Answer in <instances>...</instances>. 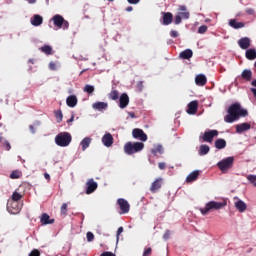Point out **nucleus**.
I'll return each mask as SVG.
<instances>
[{
    "label": "nucleus",
    "mask_w": 256,
    "mask_h": 256,
    "mask_svg": "<svg viewBox=\"0 0 256 256\" xmlns=\"http://www.w3.org/2000/svg\"><path fill=\"white\" fill-rule=\"evenodd\" d=\"M223 207H227V200H223L222 202L210 201L206 203L204 208H200V212L203 215H209L210 211H219Z\"/></svg>",
    "instance_id": "1"
},
{
    "label": "nucleus",
    "mask_w": 256,
    "mask_h": 256,
    "mask_svg": "<svg viewBox=\"0 0 256 256\" xmlns=\"http://www.w3.org/2000/svg\"><path fill=\"white\" fill-rule=\"evenodd\" d=\"M240 107H241V104L239 103L232 104L228 109V115L224 117V121L226 123H233L234 121H237V119H239Z\"/></svg>",
    "instance_id": "2"
},
{
    "label": "nucleus",
    "mask_w": 256,
    "mask_h": 256,
    "mask_svg": "<svg viewBox=\"0 0 256 256\" xmlns=\"http://www.w3.org/2000/svg\"><path fill=\"white\" fill-rule=\"evenodd\" d=\"M145 148V144L142 142H127L124 145V152L126 155H133L134 153H139V151H143Z\"/></svg>",
    "instance_id": "3"
},
{
    "label": "nucleus",
    "mask_w": 256,
    "mask_h": 256,
    "mask_svg": "<svg viewBox=\"0 0 256 256\" xmlns=\"http://www.w3.org/2000/svg\"><path fill=\"white\" fill-rule=\"evenodd\" d=\"M71 134L68 132H61L55 137V143L59 147H68V145L71 143Z\"/></svg>",
    "instance_id": "4"
},
{
    "label": "nucleus",
    "mask_w": 256,
    "mask_h": 256,
    "mask_svg": "<svg viewBox=\"0 0 256 256\" xmlns=\"http://www.w3.org/2000/svg\"><path fill=\"white\" fill-rule=\"evenodd\" d=\"M54 27L57 29H69V21L65 20L60 14H56L52 17Z\"/></svg>",
    "instance_id": "5"
},
{
    "label": "nucleus",
    "mask_w": 256,
    "mask_h": 256,
    "mask_svg": "<svg viewBox=\"0 0 256 256\" xmlns=\"http://www.w3.org/2000/svg\"><path fill=\"white\" fill-rule=\"evenodd\" d=\"M235 161V158L233 157H227L223 159L222 161L217 163V167L222 171V173H227L229 169L233 167V162Z\"/></svg>",
    "instance_id": "6"
},
{
    "label": "nucleus",
    "mask_w": 256,
    "mask_h": 256,
    "mask_svg": "<svg viewBox=\"0 0 256 256\" xmlns=\"http://www.w3.org/2000/svg\"><path fill=\"white\" fill-rule=\"evenodd\" d=\"M117 204L120 207V214L121 215H125L127 213H129L130 209H131V205H129V202L123 198H119L117 200Z\"/></svg>",
    "instance_id": "7"
},
{
    "label": "nucleus",
    "mask_w": 256,
    "mask_h": 256,
    "mask_svg": "<svg viewBox=\"0 0 256 256\" xmlns=\"http://www.w3.org/2000/svg\"><path fill=\"white\" fill-rule=\"evenodd\" d=\"M217 135H219V131L208 130L204 132L202 139L205 143H213V139L214 137H217Z\"/></svg>",
    "instance_id": "8"
},
{
    "label": "nucleus",
    "mask_w": 256,
    "mask_h": 256,
    "mask_svg": "<svg viewBox=\"0 0 256 256\" xmlns=\"http://www.w3.org/2000/svg\"><path fill=\"white\" fill-rule=\"evenodd\" d=\"M132 137L134 139H139L140 141H147V134L142 129L135 128L132 131Z\"/></svg>",
    "instance_id": "9"
},
{
    "label": "nucleus",
    "mask_w": 256,
    "mask_h": 256,
    "mask_svg": "<svg viewBox=\"0 0 256 256\" xmlns=\"http://www.w3.org/2000/svg\"><path fill=\"white\" fill-rule=\"evenodd\" d=\"M86 195H91V193H95L97 191L98 184L93 179H89L86 183Z\"/></svg>",
    "instance_id": "10"
},
{
    "label": "nucleus",
    "mask_w": 256,
    "mask_h": 256,
    "mask_svg": "<svg viewBox=\"0 0 256 256\" xmlns=\"http://www.w3.org/2000/svg\"><path fill=\"white\" fill-rule=\"evenodd\" d=\"M7 209L12 215H17V213L21 211V208L19 207V202L15 201L8 203Z\"/></svg>",
    "instance_id": "11"
},
{
    "label": "nucleus",
    "mask_w": 256,
    "mask_h": 256,
    "mask_svg": "<svg viewBox=\"0 0 256 256\" xmlns=\"http://www.w3.org/2000/svg\"><path fill=\"white\" fill-rule=\"evenodd\" d=\"M161 187H163V178H157L154 182H152L150 191L152 193H157Z\"/></svg>",
    "instance_id": "12"
},
{
    "label": "nucleus",
    "mask_w": 256,
    "mask_h": 256,
    "mask_svg": "<svg viewBox=\"0 0 256 256\" xmlns=\"http://www.w3.org/2000/svg\"><path fill=\"white\" fill-rule=\"evenodd\" d=\"M238 45L240 49L247 50L251 47V39H249V37H243L238 40Z\"/></svg>",
    "instance_id": "13"
},
{
    "label": "nucleus",
    "mask_w": 256,
    "mask_h": 256,
    "mask_svg": "<svg viewBox=\"0 0 256 256\" xmlns=\"http://www.w3.org/2000/svg\"><path fill=\"white\" fill-rule=\"evenodd\" d=\"M199 108V102L192 101L188 104V109H187V113L188 115H195V113H197V109Z\"/></svg>",
    "instance_id": "14"
},
{
    "label": "nucleus",
    "mask_w": 256,
    "mask_h": 256,
    "mask_svg": "<svg viewBox=\"0 0 256 256\" xmlns=\"http://www.w3.org/2000/svg\"><path fill=\"white\" fill-rule=\"evenodd\" d=\"M102 143L105 147H111L113 145V135L106 133L102 137Z\"/></svg>",
    "instance_id": "15"
},
{
    "label": "nucleus",
    "mask_w": 256,
    "mask_h": 256,
    "mask_svg": "<svg viewBox=\"0 0 256 256\" xmlns=\"http://www.w3.org/2000/svg\"><path fill=\"white\" fill-rule=\"evenodd\" d=\"M127 105H129V95H127V93H123L119 99V107L120 109H125Z\"/></svg>",
    "instance_id": "16"
},
{
    "label": "nucleus",
    "mask_w": 256,
    "mask_h": 256,
    "mask_svg": "<svg viewBox=\"0 0 256 256\" xmlns=\"http://www.w3.org/2000/svg\"><path fill=\"white\" fill-rule=\"evenodd\" d=\"M40 223H42V225H53L55 223V219H51L49 214L43 213L40 218Z\"/></svg>",
    "instance_id": "17"
},
{
    "label": "nucleus",
    "mask_w": 256,
    "mask_h": 256,
    "mask_svg": "<svg viewBox=\"0 0 256 256\" xmlns=\"http://www.w3.org/2000/svg\"><path fill=\"white\" fill-rule=\"evenodd\" d=\"M195 83L198 87H205V85H207V77L203 74H199L195 78Z\"/></svg>",
    "instance_id": "18"
},
{
    "label": "nucleus",
    "mask_w": 256,
    "mask_h": 256,
    "mask_svg": "<svg viewBox=\"0 0 256 256\" xmlns=\"http://www.w3.org/2000/svg\"><path fill=\"white\" fill-rule=\"evenodd\" d=\"M163 25H171L173 23V14L171 12H163Z\"/></svg>",
    "instance_id": "19"
},
{
    "label": "nucleus",
    "mask_w": 256,
    "mask_h": 256,
    "mask_svg": "<svg viewBox=\"0 0 256 256\" xmlns=\"http://www.w3.org/2000/svg\"><path fill=\"white\" fill-rule=\"evenodd\" d=\"M30 22L34 27H39V25H43V17L36 14L31 18Z\"/></svg>",
    "instance_id": "20"
},
{
    "label": "nucleus",
    "mask_w": 256,
    "mask_h": 256,
    "mask_svg": "<svg viewBox=\"0 0 256 256\" xmlns=\"http://www.w3.org/2000/svg\"><path fill=\"white\" fill-rule=\"evenodd\" d=\"M249 129H251V124L246 122L236 125V133H243V131H249Z\"/></svg>",
    "instance_id": "21"
},
{
    "label": "nucleus",
    "mask_w": 256,
    "mask_h": 256,
    "mask_svg": "<svg viewBox=\"0 0 256 256\" xmlns=\"http://www.w3.org/2000/svg\"><path fill=\"white\" fill-rule=\"evenodd\" d=\"M199 179V170H194L186 177V183H193Z\"/></svg>",
    "instance_id": "22"
},
{
    "label": "nucleus",
    "mask_w": 256,
    "mask_h": 256,
    "mask_svg": "<svg viewBox=\"0 0 256 256\" xmlns=\"http://www.w3.org/2000/svg\"><path fill=\"white\" fill-rule=\"evenodd\" d=\"M228 25H230L232 29H243V27H245L244 22H237L236 19L229 20Z\"/></svg>",
    "instance_id": "23"
},
{
    "label": "nucleus",
    "mask_w": 256,
    "mask_h": 256,
    "mask_svg": "<svg viewBox=\"0 0 256 256\" xmlns=\"http://www.w3.org/2000/svg\"><path fill=\"white\" fill-rule=\"evenodd\" d=\"M92 107L96 111H103L104 109H107V107H109V104H107V102H95Z\"/></svg>",
    "instance_id": "24"
},
{
    "label": "nucleus",
    "mask_w": 256,
    "mask_h": 256,
    "mask_svg": "<svg viewBox=\"0 0 256 256\" xmlns=\"http://www.w3.org/2000/svg\"><path fill=\"white\" fill-rule=\"evenodd\" d=\"M235 207L239 211V213H245L247 211V204L243 202L242 200H238L235 202Z\"/></svg>",
    "instance_id": "25"
},
{
    "label": "nucleus",
    "mask_w": 256,
    "mask_h": 256,
    "mask_svg": "<svg viewBox=\"0 0 256 256\" xmlns=\"http://www.w3.org/2000/svg\"><path fill=\"white\" fill-rule=\"evenodd\" d=\"M66 105L68 107H76L77 106V96L75 95H70L66 99Z\"/></svg>",
    "instance_id": "26"
},
{
    "label": "nucleus",
    "mask_w": 256,
    "mask_h": 256,
    "mask_svg": "<svg viewBox=\"0 0 256 256\" xmlns=\"http://www.w3.org/2000/svg\"><path fill=\"white\" fill-rule=\"evenodd\" d=\"M179 57H180V59L189 60V59H191V57H193V50L186 49L179 54Z\"/></svg>",
    "instance_id": "27"
},
{
    "label": "nucleus",
    "mask_w": 256,
    "mask_h": 256,
    "mask_svg": "<svg viewBox=\"0 0 256 256\" xmlns=\"http://www.w3.org/2000/svg\"><path fill=\"white\" fill-rule=\"evenodd\" d=\"M241 77L244 81H251L253 79V72L251 70L245 69L241 73Z\"/></svg>",
    "instance_id": "28"
},
{
    "label": "nucleus",
    "mask_w": 256,
    "mask_h": 256,
    "mask_svg": "<svg viewBox=\"0 0 256 256\" xmlns=\"http://www.w3.org/2000/svg\"><path fill=\"white\" fill-rule=\"evenodd\" d=\"M245 57L249 61H254V59H256V50L255 49H248V50H246Z\"/></svg>",
    "instance_id": "29"
},
{
    "label": "nucleus",
    "mask_w": 256,
    "mask_h": 256,
    "mask_svg": "<svg viewBox=\"0 0 256 256\" xmlns=\"http://www.w3.org/2000/svg\"><path fill=\"white\" fill-rule=\"evenodd\" d=\"M216 149H225L227 147V141L225 139L219 138L215 141Z\"/></svg>",
    "instance_id": "30"
},
{
    "label": "nucleus",
    "mask_w": 256,
    "mask_h": 256,
    "mask_svg": "<svg viewBox=\"0 0 256 256\" xmlns=\"http://www.w3.org/2000/svg\"><path fill=\"white\" fill-rule=\"evenodd\" d=\"M39 50L44 53V55H53V48L49 45H44L39 48Z\"/></svg>",
    "instance_id": "31"
},
{
    "label": "nucleus",
    "mask_w": 256,
    "mask_h": 256,
    "mask_svg": "<svg viewBox=\"0 0 256 256\" xmlns=\"http://www.w3.org/2000/svg\"><path fill=\"white\" fill-rule=\"evenodd\" d=\"M179 11H183V12H179V13H178V15H180V17H181L182 19H189L190 14H189V12H187V7H185V6H180Z\"/></svg>",
    "instance_id": "32"
},
{
    "label": "nucleus",
    "mask_w": 256,
    "mask_h": 256,
    "mask_svg": "<svg viewBox=\"0 0 256 256\" xmlns=\"http://www.w3.org/2000/svg\"><path fill=\"white\" fill-rule=\"evenodd\" d=\"M80 145L82 147V151H86L87 148H89V146L91 145V138H89V137L84 138L81 141Z\"/></svg>",
    "instance_id": "33"
},
{
    "label": "nucleus",
    "mask_w": 256,
    "mask_h": 256,
    "mask_svg": "<svg viewBox=\"0 0 256 256\" xmlns=\"http://www.w3.org/2000/svg\"><path fill=\"white\" fill-rule=\"evenodd\" d=\"M163 152H164L163 146L160 145V144H158L155 148L151 149V154L152 155H157V154L163 155Z\"/></svg>",
    "instance_id": "34"
},
{
    "label": "nucleus",
    "mask_w": 256,
    "mask_h": 256,
    "mask_svg": "<svg viewBox=\"0 0 256 256\" xmlns=\"http://www.w3.org/2000/svg\"><path fill=\"white\" fill-rule=\"evenodd\" d=\"M209 151H210L209 145L202 144L200 146L199 155H201V156L207 155V153H209Z\"/></svg>",
    "instance_id": "35"
},
{
    "label": "nucleus",
    "mask_w": 256,
    "mask_h": 256,
    "mask_svg": "<svg viewBox=\"0 0 256 256\" xmlns=\"http://www.w3.org/2000/svg\"><path fill=\"white\" fill-rule=\"evenodd\" d=\"M109 99H112V101H117V99H119V91L117 90H112L109 94H108Z\"/></svg>",
    "instance_id": "36"
},
{
    "label": "nucleus",
    "mask_w": 256,
    "mask_h": 256,
    "mask_svg": "<svg viewBox=\"0 0 256 256\" xmlns=\"http://www.w3.org/2000/svg\"><path fill=\"white\" fill-rule=\"evenodd\" d=\"M22 199H23V195H21L17 191L13 192V194H12V201L18 202V201H21Z\"/></svg>",
    "instance_id": "37"
},
{
    "label": "nucleus",
    "mask_w": 256,
    "mask_h": 256,
    "mask_svg": "<svg viewBox=\"0 0 256 256\" xmlns=\"http://www.w3.org/2000/svg\"><path fill=\"white\" fill-rule=\"evenodd\" d=\"M55 117L57 123H61V121H63V112L61 110L55 111Z\"/></svg>",
    "instance_id": "38"
},
{
    "label": "nucleus",
    "mask_w": 256,
    "mask_h": 256,
    "mask_svg": "<svg viewBox=\"0 0 256 256\" xmlns=\"http://www.w3.org/2000/svg\"><path fill=\"white\" fill-rule=\"evenodd\" d=\"M94 91H95V87L94 86H91V85L87 84L84 87V92L88 93V95H91Z\"/></svg>",
    "instance_id": "39"
},
{
    "label": "nucleus",
    "mask_w": 256,
    "mask_h": 256,
    "mask_svg": "<svg viewBox=\"0 0 256 256\" xmlns=\"http://www.w3.org/2000/svg\"><path fill=\"white\" fill-rule=\"evenodd\" d=\"M21 177V172L19 170H15L10 174V179H19Z\"/></svg>",
    "instance_id": "40"
},
{
    "label": "nucleus",
    "mask_w": 256,
    "mask_h": 256,
    "mask_svg": "<svg viewBox=\"0 0 256 256\" xmlns=\"http://www.w3.org/2000/svg\"><path fill=\"white\" fill-rule=\"evenodd\" d=\"M247 179L254 187H256V175L250 174L247 176Z\"/></svg>",
    "instance_id": "41"
},
{
    "label": "nucleus",
    "mask_w": 256,
    "mask_h": 256,
    "mask_svg": "<svg viewBox=\"0 0 256 256\" xmlns=\"http://www.w3.org/2000/svg\"><path fill=\"white\" fill-rule=\"evenodd\" d=\"M247 115H249L247 110L242 109L241 106H240V108L238 110V117H247Z\"/></svg>",
    "instance_id": "42"
},
{
    "label": "nucleus",
    "mask_w": 256,
    "mask_h": 256,
    "mask_svg": "<svg viewBox=\"0 0 256 256\" xmlns=\"http://www.w3.org/2000/svg\"><path fill=\"white\" fill-rule=\"evenodd\" d=\"M39 125H41V122H39V121H36V122H34L33 125H30L29 126L30 132L35 134V127H39Z\"/></svg>",
    "instance_id": "43"
},
{
    "label": "nucleus",
    "mask_w": 256,
    "mask_h": 256,
    "mask_svg": "<svg viewBox=\"0 0 256 256\" xmlns=\"http://www.w3.org/2000/svg\"><path fill=\"white\" fill-rule=\"evenodd\" d=\"M60 213L64 217L67 215V203H63L61 208H60Z\"/></svg>",
    "instance_id": "44"
},
{
    "label": "nucleus",
    "mask_w": 256,
    "mask_h": 256,
    "mask_svg": "<svg viewBox=\"0 0 256 256\" xmlns=\"http://www.w3.org/2000/svg\"><path fill=\"white\" fill-rule=\"evenodd\" d=\"M207 29H208L207 25H202V26H200V27L198 28V33H199L200 35H203L204 33H207Z\"/></svg>",
    "instance_id": "45"
},
{
    "label": "nucleus",
    "mask_w": 256,
    "mask_h": 256,
    "mask_svg": "<svg viewBox=\"0 0 256 256\" xmlns=\"http://www.w3.org/2000/svg\"><path fill=\"white\" fill-rule=\"evenodd\" d=\"M86 238L88 242H91L93 239H95V235L92 232H87Z\"/></svg>",
    "instance_id": "46"
},
{
    "label": "nucleus",
    "mask_w": 256,
    "mask_h": 256,
    "mask_svg": "<svg viewBox=\"0 0 256 256\" xmlns=\"http://www.w3.org/2000/svg\"><path fill=\"white\" fill-rule=\"evenodd\" d=\"M3 149H5V151H10L11 150V144L9 143V141H4L3 142Z\"/></svg>",
    "instance_id": "47"
},
{
    "label": "nucleus",
    "mask_w": 256,
    "mask_h": 256,
    "mask_svg": "<svg viewBox=\"0 0 256 256\" xmlns=\"http://www.w3.org/2000/svg\"><path fill=\"white\" fill-rule=\"evenodd\" d=\"M28 256H41V252L37 249H33Z\"/></svg>",
    "instance_id": "48"
},
{
    "label": "nucleus",
    "mask_w": 256,
    "mask_h": 256,
    "mask_svg": "<svg viewBox=\"0 0 256 256\" xmlns=\"http://www.w3.org/2000/svg\"><path fill=\"white\" fill-rule=\"evenodd\" d=\"M181 15H176L175 16V19H174V23H175V25H179L180 23H181Z\"/></svg>",
    "instance_id": "49"
},
{
    "label": "nucleus",
    "mask_w": 256,
    "mask_h": 256,
    "mask_svg": "<svg viewBox=\"0 0 256 256\" xmlns=\"http://www.w3.org/2000/svg\"><path fill=\"white\" fill-rule=\"evenodd\" d=\"M245 12L247 15H255V9L253 8H246Z\"/></svg>",
    "instance_id": "50"
},
{
    "label": "nucleus",
    "mask_w": 256,
    "mask_h": 256,
    "mask_svg": "<svg viewBox=\"0 0 256 256\" xmlns=\"http://www.w3.org/2000/svg\"><path fill=\"white\" fill-rule=\"evenodd\" d=\"M152 249L151 248H146L145 250H144V253H143V256H150L151 255V253H152Z\"/></svg>",
    "instance_id": "51"
},
{
    "label": "nucleus",
    "mask_w": 256,
    "mask_h": 256,
    "mask_svg": "<svg viewBox=\"0 0 256 256\" xmlns=\"http://www.w3.org/2000/svg\"><path fill=\"white\" fill-rule=\"evenodd\" d=\"M170 36L173 38H177V37H179V32H177L176 30H172L170 32Z\"/></svg>",
    "instance_id": "52"
},
{
    "label": "nucleus",
    "mask_w": 256,
    "mask_h": 256,
    "mask_svg": "<svg viewBox=\"0 0 256 256\" xmlns=\"http://www.w3.org/2000/svg\"><path fill=\"white\" fill-rule=\"evenodd\" d=\"M171 237V231L170 230H166L164 235H163V238L164 239H169Z\"/></svg>",
    "instance_id": "53"
},
{
    "label": "nucleus",
    "mask_w": 256,
    "mask_h": 256,
    "mask_svg": "<svg viewBox=\"0 0 256 256\" xmlns=\"http://www.w3.org/2000/svg\"><path fill=\"white\" fill-rule=\"evenodd\" d=\"M121 233H123V227H119L118 230H117V234H116V237H117V241H119V235H121Z\"/></svg>",
    "instance_id": "54"
},
{
    "label": "nucleus",
    "mask_w": 256,
    "mask_h": 256,
    "mask_svg": "<svg viewBox=\"0 0 256 256\" xmlns=\"http://www.w3.org/2000/svg\"><path fill=\"white\" fill-rule=\"evenodd\" d=\"M158 167H159V169L163 170V169H165L167 167V164H165V162H160L158 164Z\"/></svg>",
    "instance_id": "55"
},
{
    "label": "nucleus",
    "mask_w": 256,
    "mask_h": 256,
    "mask_svg": "<svg viewBox=\"0 0 256 256\" xmlns=\"http://www.w3.org/2000/svg\"><path fill=\"white\" fill-rule=\"evenodd\" d=\"M130 5H137L139 3V0H127Z\"/></svg>",
    "instance_id": "56"
},
{
    "label": "nucleus",
    "mask_w": 256,
    "mask_h": 256,
    "mask_svg": "<svg viewBox=\"0 0 256 256\" xmlns=\"http://www.w3.org/2000/svg\"><path fill=\"white\" fill-rule=\"evenodd\" d=\"M75 121V115L72 114L71 118L67 120V123H73Z\"/></svg>",
    "instance_id": "57"
},
{
    "label": "nucleus",
    "mask_w": 256,
    "mask_h": 256,
    "mask_svg": "<svg viewBox=\"0 0 256 256\" xmlns=\"http://www.w3.org/2000/svg\"><path fill=\"white\" fill-rule=\"evenodd\" d=\"M49 67H50V69L52 70V71H55V63H53V62H51L50 64H49Z\"/></svg>",
    "instance_id": "58"
},
{
    "label": "nucleus",
    "mask_w": 256,
    "mask_h": 256,
    "mask_svg": "<svg viewBox=\"0 0 256 256\" xmlns=\"http://www.w3.org/2000/svg\"><path fill=\"white\" fill-rule=\"evenodd\" d=\"M45 179H47V181L51 180V176L48 173L44 174Z\"/></svg>",
    "instance_id": "59"
},
{
    "label": "nucleus",
    "mask_w": 256,
    "mask_h": 256,
    "mask_svg": "<svg viewBox=\"0 0 256 256\" xmlns=\"http://www.w3.org/2000/svg\"><path fill=\"white\" fill-rule=\"evenodd\" d=\"M250 91H251V93H253V95L256 99V88H251Z\"/></svg>",
    "instance_id": "60"
},
{
    "label": "nucleus",
    "mask_w": 256,
    "mask_h": 256,
    "mask_svg": "<svg viewBox=\"0 0 256 256\" xmlns=\"http://www.w3.org/2000/svg\"><path fill=\"white\" fill-rule=\"evenodd\" d=\"M126 11H127L128 13H131V11H133V6H128V7L126 8Z\"/></svg>",
    "instance_id": "61"
},
{
    "label": "nucleus",
    "mask_w": 256,
    "mask_h": 256,
    "mask_svg": "<svg viewBox=\"0 0 256 256\" xmlns=\"http://www.w3.org/2000/svg\"><path fill=\"white\" fill-rule=\"evenodd\" d=\"M128 115H129V117H131L132 119H135V112H129Z\"/></svg>",
    "instance_id": "62"
},
{
    "label": "nucleus",
    "mask_w": 256,
    "mask_h": 256,
    "mask_svg": "<svg viewBox=\"0 0 256 256\" xmlns=\"http://www.w3.org/2000/svg\"><path fill=\"white\" fill-rule=\"evenodd\" d=\"M28 3L34 4V3H37V0H28Z\"/></svg>",
    "instance_id": "63"
},
{
    "label": "nucleus",
    "mask_w": 256,
    "mask_h": 256,
    "mask_svg": "<svg viewBox=\"0 0 256 256\" xmlns=\"http://www.w3.org/2000/svg\"><path fill=\"white\" fill-rule=\"evenodd\" d=\"M251 85H252V87H256V80H253V81L251 82Z\"/></svg>",
    "instance_id": "64"
}]
</instances>
